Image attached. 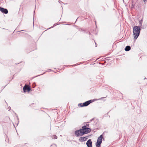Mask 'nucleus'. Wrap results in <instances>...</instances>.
I'll return each mask as SVG.
<instances>
[{"label": "nucleus", "instance_id": "nucleus-1", "mask_svg": "<svg viewBox=\"0 0 147 147\" xmlns=\"http://www.w3.org/2000/svg\"><path fill=\"white\" fill-rule=\"evenodd\" d=\"M91 131L90 128H87L86 126L82 127V129L76 131L75 132V134L77 137L82 136L85 134L89 133Z\"/></svg>", "mask_w": 147, "mask_h": 147}, {"label": "nucleus", "instance_id": "nucleus-2", "mask_svg": "<svg viewBox=\"0 0 147 147\" xmlns=\"http://www.w3.org/2000/svg\"><path fill=\"white\" fill-rule=\"evenodd\" d=\"M140 30V26H135L133 28V36L135 39H136L139 35Z\"/></svg>", "mask_w": 147, "mask_h": 147}, {"label": "nucleus", "instance_id": "nucleus-3", "mask_svg": "<svg viewBox=\"0 0 147 147\" xmlns=\"http://www.w3.org/2000/svg\"><path fill=\"white\" fill-rule=\"evenodd\" d=\"M102 136L101 135L98 138L97 142L96 143V147H99L101 144L102 139Z\"/></svg>", "mask_w": 147, "mask_h": 147}, {"label": "nucleus", "instance_id": "nucleus-4", "mask_svg": "<svg viewBox=\"0 0 147 147\" xmlns=\"http://www.w3.org/2000/svg\"><path fill=\"white\" fill-rule=\"evenodd\" d=\"M91 102V100H90L88 101H87L85 102L82 103H81L80 104H79L78 105L79 106L82 107H86L88 105L90 104Z\"/></svg>", "mask_w": 147, "mask_h": 147}, {"label": "nucleus", "instance_id": "nucleus-5", "mask_svg": "<svg viewBox=\"0 0 147 147\" xmlns=\"http://www.w3.org/2000/svg\"><path fill=\"white\" fill-rule=\"evenodd\" d=\"M92 142L90 139H89L87 141L86 144L88 147H92Z\"/></svg>", "mask_w": 147, "mask_h": 147}, {"label": "nucleus", "instance_id": "nucleus-6", "mask_svg": "<svg viewBox=\"0 0 147 147\" xmlns=\"http://www.w3.org/2000/svg\"><path fill=\"white\" fill-rule=\"evenodd\" d=\"M30 90V88L27 85H25L23 88V90L24 92H26V90L29 92Z\"/></svg>", "mask_w": 147, "mask_h": 147}, {"label": "nucleus", "instance_id": "nucleus-7", "mask_svg": "<svg viewBox=\"0 0 147 147\" xmlns=\"http://www.w3.org/2000/svg\"><path fill=\"white\" fill-rule=\"evenodd\" d=\"M1 11L3 13H4L5 14H7L8 13V11L7 10V9H4L3 8H2L1 9Z\"/></svg>", "mask_w": 147, "mask_h": 147}, {"label": "nucleus", "instance_id": "nucleus-8", "mask_svg": "<svg viewBox=\"0 0 147 147\" xmlns=\"http://www.w3.org/2000/svg\"><path fill=\"white\" fill-rule=\"evenodd\" d=\"M87 139V137H80L79 139V140L81 142H83L86 141Z\"/></svg>", "mask_w": 147, "mask_h": 147}, {"label": "nucleus", "instance_id": "nucleus-9", "mask_svg": "<svg viewBox=\"0 0 147 147\" xmlns=\"http://www.w3.org/2000/svg\"><path fill=\"white\" fill-rule=\"evenodd\" d=\"M131 49V47L129 46H127L125 48V50L126 51H128Z\"/></svg>", "mask_w": 147, "mask_h": 147}, {"label": "nucleus", "instance_id": "nucleus-10", "mask_svg": "<svg viewBox=\"0 0 147 147\" xmlns=\"http://www.w3.org/2000/svg\"><path fill=\"white\" fill-rule=\"evenodd\" d=\"M53 139H57V137L55 135H53L51 137Z\"/></svg>", "mask_w": 147, "mask_h": 147}, {"label": "nucleus", "instance_id": "nucleus-11", "mask_svg": "<svg viewBox=\"0 0 147 147\" xmlns=\"http://www.w3.org/2000/svg\"><path fill=\"white\" fill-rule=\"evenodd\" d=\"M142 20H140L139 21V23L141 26H142Z\"/></svg>", "mask_w": 147, "mask_h": 147}, {"label": "nucleus", "instance_id": "nucleus-12", "mask_svg": "<svg viewBox=\"0 0 147 147\" xmlns=\"http://www.w3.org/2000/svg\"><path fill=\"white\" fill-rule=\"evenodd\" d=\"M134 5L133 4H132V7H131V8H133V7H134Z\"/></svg>", "mask_w": 147, "mask_h": 147}, {"label": "nucleus", "instance_id": "nucleus-13", "mask_svg": "<svg viewBox=\"0 0 147 147\" xmlns=\"http://www.w3.org/2000/svg\"><path fill=\"white\" fill-rule=\"evenodd\" d=\"M89 125V124H86V126H88Z\"/></svg>", "mask_w": 147, "mask_h": 147}, {"label": "nucleus", "instance_id": "nucleus-14", "mask_svg": "<svg viewBox=\"0 0 147 147\" xmlns=\"http://www.w3.org/2000/svg\"><path fill=\"white\" fill-rule=\"evenodd\" d=\"M2 8V7H0V10L1 11V9Z\"/></svg>", "mask_w": 147, "mask_h": 147}, {"label": "nucleus", "instance_id": "nucleus-15", "mask_svg": "<svg viewBox=\"0 0 147 147\" xmlns=\"http://www.w3.org/2000/svg\"><path fill=\"white\" fill-rule=\"evenodd\" d=\"M144 0V1H145V0Z\"/></svg>", "mask_w": 147, "mask_h": 147}, {"label": "nucleus", "instance_id": "nucleus-16", "mask_svg": "<svg viewBox=\"0 0 147 147\" xmlns=\"http://www.w3.org/2000/svg\"><path fill=\"white\" fill-rule=\"evenodd\" d=\"M144 0V1H145V0Z\"/></svg>", "mask_w": 147, "mask_h": 147}]
</instances>
